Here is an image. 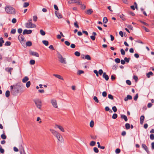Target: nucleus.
Here are the masks:
<instances>
[{"label":"nucleus","mask_w":154,"mask_h":154,"mask_svg":"<svg viewBox=\"0 0 154 154\" xmlns=\"http://www.w3.org/2000/svg\"><path fill=\"white\" fill-rule=\"evenodd\" d=\"M34 101L37 107L39 109H41L42 106V101L41 100L39 99H36Z\"/></svg>","instance_id":"4"},{"label":"nucleus","mask_w":154,"mask_h":154,"mask_svg":"<svg viewBox=\"0 0 154 154\" xmlns=\"http://www.w3.org/2000/svg\"><path fill=\"white\" fill-rule=\"evenodd\" d=\"M53 75L56 77L58 78L59 79H60L62 80H63L64 79L60 75L54 74Z\"/></svg>","instance_id":"19"},{"label":"nucleus","mask_w":154,"mask_h":154,"mask_svg":"<svg viewBox=\"0 0 154 154\" xmlns=\"http://www.w3.org/2000/svg\"><path fill=\"white\" fill-rule=\"evenodd\" d=\"M126 83L128 85H131V82L129 80H126Z\"/></svg>","instance_id":"55"},{"label":"nucleus","mask_w":154,"mask_h":154,"mask_svg":"<svg viewBox=\"0 0 154 154\" xmlns=\"http://www.w3.org/2000/svg\"><path fill=\"white\" fill-rule=\"evenodd\" d=\"M112 109L114 112H116L117 110V109L115 106H114L112 107Z\"/></svg>","instance_id":"51"},{"label":"nucleus","mask_w":154,"mask_h":154,"mask_svg":"<svg viewBox=\"0 0 154 154\" xmlns=\"http://www.w3.org/2000/svg\"><path fill=\"white\" fill-rule=\"evenodd\" d=\"M103 77L104 78L106 81H108L109 79V76L106 74V72H103Z\"/></svg>","instance_id":"13"},{"label":"nucleus","mask_w":154,"mask_h":154,"mask_svg":"<svg viewBox=\"0 0 154 154\" xmlns=\"http://www.w3.org/2000/svg\"><path fill=\"white\" fill-rule=\"evenodd\" d=\"M26 46L30 47L32 45V43L31 41H29L26 42Z\"/></svg>","instance_id":"25"},{"label":"nucleus","mask_w":154,"mask_h":154,"mask_svg":"<svg viewBox=\"0 0 154 154\" xmlns=\"http://www.w3.org/2000/svg\"><path fill=\"white\" fill-rule=\"evenodd\" d=\"M4 150L2 148V147H1L0 148V152L2 153H3L4 152Z\"/></svg>","instance_id":"57"},{"label":"nucleus","mask_w":154,"mask_h":154,"mask_svg":"<svg viewBox=\"0 0 154 154\" xmlns=\"http://www.w3.org/2000/svg\"><path fill=\"white\" fill-rule=\"evenodd\" d=\"M121 54L122 55H124L125 54V51L123 49H121Z\"/></svg>","instance_id":"49"},{"label":"nucleus","mask_w":154,"mask_h":154,"mask_svg":"<svg viewBox=\"0 0 154 154\" xmlns=\"http://www.w3.org/2000/svg\"><path fill=\"white\" fill-rule=\"evenodd\" d=\"M16 31V30L15 29H13L11 31V33L12 34H14L15 33Z\"/></svg>","instance_id":"54"},{"label":"nucleus","mask_w":154,"mask_h":154,"mask_svg":"<svg viewBox=\"0 0 154 154\" xmlns=\"http://www.w3.org/2000/svg\"><path fill=\"white\" fill-rule=\"evenodd\" d=\"M19 92V90L17 86H14V89L11 90V93L14 96L16 95Z\"/></svg>","instance_id":"3"},{"label":"nucleus","mask_w":154,"mask_h":154,"mask_svg":"<svg viewBox=\"0 0 154 154\" xmlns=\"http://www.w3.org/2000/svg\"><path fill=\"white\" fill-rule=\"evenodd\" d=\"M37 17L36 16H33V20L35 21H36L37 20Z\"/></svg>","instance_id":"63"},{"label":"nucleus","mask_w":154,"mask_h":154,"mask_svg":"<svg viewBox=\"0 0 154 154\" xmlns=\"http://www.w3.org/2000/svg\"><path fill=\"white\" fill-rule=\"evenodd\" d=\"M10 91L8 90H7L5 92V96L6 97H8L10 96Z\"/></svg>","instance_id":"27"},{"label":"nucleus","mask_w":154,"mask_h":154,"mask_svg":"<svg viewBox=\"0 0 154 154\" xmlns=\"http://www.w3.org/2000/svg\"><path fill=\"white\" fill-rule=\"evenodd\" d=\"M29 53L32 56H34L37 57H38L39 56L38 54L35 52L30 51Z\"/></svg>","instance_id":"9"},{"label":"nucleus","mask_w":154,"mask_h":154,"mask_svg":"<svg viewBox=\"0 0 154 154\" xmlns=\"http://www.w3.org/2000/svg\"><path fill=\"white\" fill-rule=\"evenodd\" d=\"M81 8L82 9H85V8L86 6L85 5H83L82 4H81Z\"/></svg>","instance_id":"60"},{"label":"nucleus","mask_w":154,"mask_h":154,"mask_svg":"<svg viewBox=\"0 0 154 154\" xmlns=\"http://www.w3.org/2000/svg\"><path fill=\"white\" fill-rule=\"evenodd\" d=\"M132 99V97L131 96L128 95L125 98L124 100L125 101H127L128 100H131Z\"/></svg>","instance_id":"17"},{"label":"nucleus","mask_w":154,"mask_h":154,"mask_svg":"<svg viewBox=\"0 0 154 154\" xmlns=\"http://www.w3.org/2000/svg\"><path fill=\"white\" fill-rule=\"evenodd\" d=\"M74 54L77 57H79L80 55V53L79 52L77 51L75 52L74 53Z\"/></svg>","instance_id":"38"},{"label":"nucleus","mask_w":154,"mask_h":154,"mask_svg":"<svg viewBox=\"0 0 154 154\" xmlns=\"http://www.w3.org/2000/svg\"><path fill=\"white\" fill-rule=\"evenodd\" d=\"M108 21V19L106 17H105L103 18V22L105 23H106Z\"/></svg>","instance_id":"30"},{"label":"nucleus","mask_w":154,"mask_h":154,"mask_svg":"<svg viewBox=\"0 0 154 154\" xmlns=\"http://www.w3.org/2000/svg\"><path fill=\"white\" fill-rule=\"evenodd\" d=\"M4 42V41L2 37L0 38V47H2V44Z\"/></svg>","instance_id":"23"},{"label":"nucleus","mask_w":154,"mask_h":154,"mask_svg":"<svg viewBox=\"0 0 154 154\" xmlns=\"http://www.w3.org/2000/svg\"><path fill=\"white\" fill-rule=\"evenodd\" d=\"M42 43L46 46H48V42L47 41L43 40L42 41Z\"/></svg>","instance_id":"26"},{"label":"nucleus","mask_w":154,"mask_h":154,"mask_svg":"<svg viewBox=\"0 0 154 154\" xmlns=\"http://www.w3.org/2000/svg\"><path fill=\"white\" fill-rule=\"evenodd\" d=\"M11 44V43L10 42L7 41L5 43V46H10Z\"/></svg>","instance_id":"45"},{"label":"nucleus","mask_w":154,"mask_h":154,"mask_svg":"<svg viewBox=\"0 0 154 154\" xmlns=\"http://www.w3.org/2000/svg\"><path fill=\"white\" fill-rule=\"evenodd\" d=\"M115 61L117 63H120V60L119 58H117L115 60Z\"/></svg>","instance_id":"50"},{"label":"nucleus","mask_w":154,"mask_h":154,"mask_svg":"<svg viewBox=\"0 0 154 154\" xmlns=\"http://www.w3.org/2000/svg\"><path fill=\"white\" fill-rule=\"evenodd\" d=\"M93 99L96 103H98L99 102L98 100L97 97L94 96L93 97Z\"/></svg>","instance_id":"36"},{"label":"nucleus","mask_w":154,"mask_h":154,"mask_svg":"<svg viewBox=\"0 0 154 154\" xmlns=\"http://www.w3.org/2000/svg\"><path fill=\"white\" fill-rule=\"evenodd\" d=\"M102 95L103 97H106L107 96V93L106 91H103L102 92Z\"/></svg>","instance_id":"48"},{"label":"nucleus","mask_w":154,"mask_h":154,"mask_svg":"<svg viewBox=\"0 0 154 154\" xmlns=\"http://www.w3.org/2000/svg\"><path fill=\"white\" fill-rule=\"evenodd\" d=\"M121 118L124 119L125 122H127L128 121L127 117L125 115H121Z\"/></svg>","instance_id":"20"},{"label":"nucleus","mask_w":154,"mask_h":154,"mask_svg":"<svg viewBox=\"0 0 154 154\" xmlns=\"http://www.w3.org/2000/svg\"><path fill=\"white\" fill-rule=\"evenodd\" d=\"M29 5V2H25L23 5V7L24 8H26Z\"/></svg>","instance_id":"29"},{"label":"nucleus","mask_w":154,"mask_h":154,"mask_svg":"<svg viewBox=\"0 0 154 154\" xmlns=\"http://www.w3.org/2000/svg\"><path fill=\"white\" fill-rule=\"evenodd\" d=\"M31 85V82H30L29 81H28L26 84V86L27 87V88H28L29 87L30 85Z\"/></svg>","instance_id":"35"},{"label":"nucleus","mask_w":154,"mask_h":154,"mask_svg":"<svg viewBox=\"0 0 154 154\" xmlns=\"http://www.w3.org/2000/svg\"><path fill=\"white\" fill-rule=\"evenodd\" d=\"M25 26L26 28H35L36 27L35 25L30 23H26L25 24Z\"/></svg>","instance_id":"6"},{"label":"nucleus","mask_w":154,"mask_h":154,"mask_svg":"<svg viewBox=\"0 0 154 154\" xmlns=\"http://www.w3.org/2000/svg\"><path fill=\"white\" fill-rule=\"evenodd\" d=\"M130 59V58H127L126 57H125L124 58V60L125 62H126L127 63H128L129 62Z\"/></svg>","instance_id":"37"},{"label":"nucleus","mask_w":154,"mask_h":154,"mask_svg":"<svg viewBox=\"0 0 154 154\" xmlns=\"http://www.w3.org/2000/svg\"><path fill=\"white\" fill-rule=\"evenodd\" d=\"M51 103L52 106L55 108H58V105L57 100L55 99H52L51 101Z\"/></svg>","instance_id":"7"},{"label":"nucleus","mask_w":154,"mask_h":154,"mask_svg":"<svg viewBox=\"0 0 154 154\" xmlns=\"http://www.w3.org/2000/svg\"><path fill=\"white\" fill-rule=\"evenodd\" d=\"M98 73L100 75H101L103 73V71L102 69H100L98 71Z\"/></svg>","instance_id":"59"},{"label":"nucleus","mask_w":154,"mask_h":154,"mask_svg":"<svg viewBox=\"0 0 154 154\" xmlns=\"http://www.w3.org/2000/svg\"><path fill=\"white\" fill-rule=\"evenodd\" d=\"M35 63V61L34 60H31L29 62V63L31 65H34Z\"/></svg>","instance_id":"41"},{"label":"nucleus","mask_w":154,"mask_h":154,"mask_svg":"<svg viewBox=\"0 0 154 154\" xmlns=\"http://www.w3.org/2000/svg\"><path fill=\"white\" fill-rule=\"evenodd\" d=\"M126 128L127 129H128L130 127V125L128 123H126L125 125Z\"/></svg>","instance_id":"31"},{"label":"nucleus","mask_w":154,"mask_h":154,"mask_svg":"<svg viewBox=\"0 0 154 154\" xmlns=\"http://www.w3.org/2000/svg\"><path fill=\"white\" fill-rule=\"evenodd\" d=\"M1 138L3 139H5L6 138V136L4 134H3L1 135Z\"/></svg>","instance_id":"43"},{"label":"nucleus","mask_w":154,"mask_h":154,"mask_svg":"<svg viewBox=\"0 0 154 154\" xmlns=\"http://www.w3.org/2000/svg\"><path fill=\"white\" fill-rule=\"evenodd\" d=\"M95 142L94 141H91L90 143V145L91 146H94L95 144Z\"/></svg>","instance_id":"34"},{"label":"nucleus","mask_w":154,"mask_h":154,"mask_svg":"<svg viewBox=\"0 0 154 154\" xmlns=\"http://www.w3.org/2000/svg\"><path fill=\"white\" fill-rule=\"evenodd\" d=\"M94 122L93 120H91L90 123V127L92 128L94 127Z\"/></svg>","instance_id":"32"},{"label":"nucleus","mask_w":154,"mask_h":154,"mask_svg":"<svg viewBox=\"0 0 154 154\" xmlns=\"http://www.w3.org/2000/svg\"><path fill=\"white\" fill-rule=\"evenodd\" d=\"M17 32L19 33L20 34L22 32V29L21 28H19L18 29Z\"/></svg>","instance_id":"62"},{"label":"nucleus","mask_w":154,"mask_h":154,"mask_svg":"<svg viewBox=\"0 0 154 154\" xmlns=\"http://www.w3.org/2000/svg\"><path fill=\"white\" fill-rule=\"evenodd\" d=\"M120 149L119 148H117L116 149L115 151V152L116 154H118L120 152Z\"/></svg>","instance_id":"44"},{"label":"nucleus","mask_w":154,"mask_h":154,"mask_svg":"<svg viewBox=\"0 0 154 154\" xmlns=\"http://www.w3.org/2000/svg\"><path fill=\"white\" fill-rule=\"evenodd\" d=\"M150 138L152 140L154 139V135L153 134H151L150 135Z\"/></svg>","instance_id":"53"},{"label":"nucleus","mask_w":154,"mask_h":154,"mask_svg":"<svg viewBox=\"0 0 154 154\" xmlns=\"http://www.w3.org/2000/svg\"><path fill=\"white\" fill-rule=\"evenodd\" d=\"M94 73H95L96 74V75L97 77H98L99 76L97 70H95L94 71Z\"/></svg>","instance_id":"56"},{"label":"nucleus","mask_w":154,"mask_h":154,"mask_svg":"<svg viewBox=\"0 0 154 154\" xmlns=\"http://www.w3.org/2000/svg\"><path fill=\"white\" fill-rule=\"evenodd\" d=\"M58 58L60 59V61L62 63L64 64L66 63V62L65 61V58L63 57L60 54H58Z\"/></svg>","instance_id":"8"},{"label":"nucleus","mask_w":154,"mask_h":154,"mask_svg":"<svg viewBox=\"0 0 154 154\" xmlns=\"http://www.w3.org/2000/svg\"><path fill=\"white\" fill-rule=\"evenodd\" d=\"M13 69L12 68H9L5 69V70L9 72L10 74H11V71Z\"/></svg>","instance_id":"24"},{"label":"nucleus","mask_w":154,"mask_h":154,"mask_svg":"<svg viewBox=\"0 0 154 154\" xmlns=\"http://www.w3.org/2000/svg\"><path fill=\"white\" fill-rule=\"evenodd\" d=\"M144 118L145 117L144 116H140V123L142 125L143 124Z\"/></svg>","instance_id":"15"},{"label":"nucleus","mask_w":154,"mask_h":154,"mask_svg":"<svg viewBox=\"0 0 154 154\" xmlns=\"http://www.w3.org/2000/svg\"><path fill=\"white\" fill-rule=\"evenodd\" d=\"M40 33L42 35H45V32L42 29H41L40 31Z\"/></svg>","instance_id":"33"},{"label":"nucleus","mask_w":154,"mask_h":154,"mask_svg":"<svg viewBox=\"0 0 154 154\" xmlns=\"http://www.w3.org/2000/svg\"><path fill=\"white\" fill-rule=\"evenodd\" d=\"M50 131L51 132L52 134L56 137L59 141L61 143L63 142V138L62 136L59 132L54 129H50Z\"/></svg>","instance_id":"1"},{"label":"nucleus","mask_w":154,"mask_h":154,"mask_svg":"<svg viewBox=\"0 0 154 154\" xmlns=\"http://www.w3.org/2000/svg\"><path fill=\"white\" fill-rule=\"evenodd\" d=\"M77 2L75 0H72L68 2V3L69 4L71 3H76Z\"/></svg>","instance_id":"28"},{"label":"nucleus","mask_w":154,"mask_h":154,"mask_svg":"<svg viewBox=\"0 0 154 154\" xmlns=\"http://www.w3.org/2000/svg\"><path fill=\"white\" fill-rule=\"evenodd\" d=\"M93 12V11L91 9H89L86 12V13L88 15L91 14Z\"/></svg>","instance_id":"16"},{"label":"nucleus","mask_w":154,"mask_h":154,"mask_svg":"<svg viewBox=\"0 0 154 154\" xmlns=\"http://www.w3.org/2000/svg\"><path fill=\"white\" fill-rule=\"evenodd\" d=\"M74 25L76 27L79 28V26L77 21H76L74 23Z\"/></svg>","instance_id":"52"},{"label":"nucleus","mask_w":154,"mask_h":154,"mask_svg":"<svg viewBox=\"0 0 154 154\" xmlns=\"http://www.w3.org/2000/svg\"><path fill=\"white\" fill-rule=\"evenodd\" d=\"M82 58L83 59H86L87 60H91V58L89 55H86L84 57H83Z\"/></svg>","instance_id":"18"},{"label":"nucleus","mask_w":154,"mask_h":154,"mask_svg":"<svg viewBox=\"0 0 154 154\" xmlns=\"http://www.w3.org/2000/svg\"><path fill=\"white\" fill-rule=\"evenodd\" d=\"M65 44L67 46H69L70 45V43L68 41H65Z\"/></svg>","instance_id":"64"},{"label":"nucleus","mask_w":154,"mask_h":154,"mask_svg":"<svg viewBox=\"0 0 154 154\" xmlns=\"http://www.w3.org/2000/svg\"><path fill=\"white\" fill-rule=\"evenodd\" d=\"M142 28L145 30L146 32H149V30L144 26H143Z\"/></svg>","instance_id":"47"},{"label":"nucleus","mask_w":154,"mask_h":154,"mask_svg":"<svg viewBox=\"0 0 154 154\" xmlns=\"http://www.w3.org/2000/svg\"><path fill=\"white\" fill-rule=\"evenodd\" d=\"M58 128L60 129V130L62 131V132H65V130L61 126L58 125H55V128Z\"/></svg>","instance_id":"10"},{"label":"nucleus","mask_w":154,"mask_h":154,"mask_svg":"<svg viewBox=\"0 0 154 154\" xmlns=\"http://www.w3.org/2000/svg\"><path fill=\"white\" fill-rule=\"evenodd\" d=\"M5 10L6 12L8 14H15L16 13L15 9L11 6L6 5Z\"/></svg>","instance_id":"2"},{"label":"nucleus","mask_w":154,"mask_h":154,"mask_svg":"<svg viewBox=\"0 0 154 154\" xmlns=\"http://www.w3.org/2000/svg\"><path fill=\"white\" fill-rule=\"evenodd\" d=\"M153 75V73L152 72H150L146 74V76L148 78H150L151 75L152 76Z\"/></svg>","instance_id":"22"},{"label":"nucleus","mask_w":154,"mask_h":154,"mask_svg":"<svg viewBox=\"0 0 154 154\" xmlns=\"http://www.w3.org/2000/svg\"><path fill=\"white\" fill-rule=\"evenodd\" d=\"M108 97L109 99L112 100H113V96L110 94H109L108 95Z\"/></svg>","instance_id":"42"},{"label":"nucleus","mask_w":154,"mask_h":154,"mask_svg":"<svg viewBox=\"0 0 154 154\" xmlns=\"http://www.w3.org/2000/svg\"><path fill=\"white\" fill-rule=\"evenodd\" d=\"M94 152L96 153H98L99 152L98 148L96 147L94 148Z\"/></svg>","instance_id":"46"},{"label":"nucleus","mask_w":154,"mask_h":154,"mask_svg":"<svg viewBox=\"0 0 154 154\" xmlns=\"http://www.w3.org/2000/svg\"><path fill=\"white\" fill-rule=\"evenodd\" d=\"M117 115L116 113L114 114L112 117V118L113 119H116L117 117Z\"/></svg>","instance_id":"39"},{"label":"nucleus","mask_w":154,"mask_h":154,"mask_svg":"<svg viewBox=\"0 0 154 154\" xmlns=\"http://www.w3.org/2000/svg\"><path fill=\"white\" fill-rule=\"evenodd\" d=\"M142 147L148 153H149L148 148L147 146L145 144H142Z\"/></svg>","instance_id":"12"},{"label":"nucleus","mask_w":154,"mask_h":154,"mask_svg":"<svg viewBox=\"0 0 154 154\" xmlns=\"http://www.w3.org/2000/svg\"><path fill=\"white\" fill-rule=\"evenodd\" d=\"M29 80V78L27 76L25 77L22 79V82L23 83L26 82Z\"/></svg>","instance_id":"21"},{"label":"nucleus","mask_w":154,"mask_h":154,"mask_svg":"<svg viewBox=\"0 0 154 154\" xmlns=\"http://www.w3.org/2000/svg\"><path fill=\"white\" fill-rule=\"evenodd\" d=\"M18 39L21 43L22 44L23 46L24 47L25 46V44L24 42V37L22 35H19L18 37Z\"/></svg>","instance_id":"5"},{"label":"nucleus","mask_w":154,"mask_h":154,"mask_svg":"<svg viewBox=\"0 0 154 154\" xmlns=\"http://www.w3.org/2000/svg\"><path fill=\"white\" fill-rule=\"evenodd\" d=\"M90 38L93 41H94L95 39V36L94 35H91L90 36Z\"/></svg>","instance_id":"58"},{"label":"nucleus","mask_w":154,"mask_h":154,"mask_svg":"<svg viewBox=\"0 0 154 154\" xmlns=\"http://www.w3.org/2000/svg\"><path fill=\"white\" fill-rule=\"evenodd\" d=\"M55 13L56 16L58 18H62V17L61 14L60 13H58L57 11H55Z\"/></svg>","instance_id":"14"},{"label":"nucleus","mask_w":154,"mask_h":154,"mask_svg":"<svg viewBox=\"0 0 154 154\" xmlns=\"http://www.w3.org/2000/svg\"><path fill=\"white\" fill-rule=\"evenodd\" d=\"M32 32V30H27L25 29L23 30V35L25 34H29Z\"/></svg>","instance_id":"11"},{"label":"nucleus","mask_w":154,"mask_h":154,"mask_svg":"<svg viewBox=\"0 0 154 154\" xmlns=\"http://www.w3.org/2000/svg\"><path fill=\"white\" fill-rule=\"evenodd\" d=\"M84 72V71L82 70H79L78 71L77 74L78 75H80L81 74L83 73Z\"/></svg>","instance_id":"40"},{"label":"nucleus","mask_w":154,"mask_h":154,"mask_svg":"<svg viewBox=\"0 0 154 154\" xmlns=\"http://www.w3.org/2000/svg\"><path fill=\"white\" fill-rule=\"evenodd\" d=\"M16 19L15 18H13L12 20V22L13 23H15L16 22Z\"/></svg>","instance_id":"61"}]
</instances>
